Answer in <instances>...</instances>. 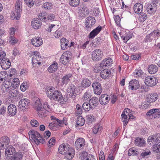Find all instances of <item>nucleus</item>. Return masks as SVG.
I'll return each instance as SVG.
<instances>
[{"label": "nucleus", "instance_id": "22", "mask_svg": "<svg viewBox=\"0 0 160 160\" xmlns=\"http://www.w3.org/2000/svg\"><path fill=\"white\" fill-rule=\"evenodd\" d=\"M111 74V72L108 70L105 69L100 72V75L101 77L104 79H107Z\"/></svg>", "mask_w": 160, "mask_h": 160}, {"label": "nucleus", "instance_id": "31", "mask_svg": "<svg viewBox=\"0 0 160 160\" xmlns=\"http://www.w3.org/2000/svg\"><path fill=\"white\" fill-rule=\"evenodd\" d=\"M158 95L156 93H151L148 97L149 102H155L158 98Z\"/></svg>", "mask_w": 160, "mask_h": 160}, {"label": "nucleus", "instance_id": "23", "mask_svg": "<svg viewBox=\"0 0 160 160\" xmlns=\"http://www.w3.org/2000/svg\"><path fill=\"white\" fill-rule=\"evenodd\" d=\"M142 5L140 3H136L133 7V10L135 12L137 13H139L142 11Z\"/></svg>", "mask_w": 160, "mask_h": 160}, {"label": "nucleus", "instance_id": "6", "mask_svg": "<svg viewBox=\"0 0 160 160\" xmlns=\"http://www.w3.org/2000/svg\"><path fill=\"white\" fill-rule=\"evenodd\" d=\"M85 146V141L83 138H79L75 141V146L78 150H81L84 148Z\"/></svg>", "mask_w": 160, "mask_h": 160}, {"label": "nucleus", "instance_id": "17", "mask_svg": "<svg viewBox=\"0 0 160 160\" xmlns=\"http://www.w3.org/2000/svg\"><path fill=\"white\" fill-rule=\"evenodd\" d=\"M112 59L110 58H105L100 63V67L105 68L104 67L110 66L112 64Z\"/></svg>", "mask_w": 160, "mask_h": 160}, {"label": "nucleus", "instance_id": "27", "mask_svg": "<svg viewBox=\"0 0 160 160\" xmlns=\"http://www.w3.org/2000/svg\"><path fill=\"white\" fill-rule=\"evenodd\" d=\"M69 149L64 155L68 160H71L73 157L74 150L72 147Z\"/></svg>", "mask_w": 160, "mask_h": 160}, {"label": "nucleus", "instance_id": "43", "mask_svg": "<svg viewBox=\"0 0 160 160\" xmlns=\"http://www.w3.org/2000/svg\"><path fill=\"white\" fill-rule=\"evenodd\" d=\"M19 83V81L18 78H14L13 79V81L12 83L11 86L14 88H16L18 86V84Z\"/></svg>", "mask_w": 160, "mask_h": 160}, {"label": "nucleus", "instance_id": "54", "mask_svg": "<svg viewBox=\"0 0 160 160\" xmlns=\"http://www.w3.org/2000/svg\"><path fill=\"white\" fill-rule=\"evenodd\" d=\"M43 7L46 9L50 10L52 8L51 3L49 2L44 3L43 4Z\"/></svg>", "mask_w": 160, "mask_h": 160}, {"label": "nucleus", "instance_id": "62", "mask_svg": "<svg viewBox=\"0 0 160 160\" xmlns=\"http://www.w3.org/2000/svg\"><path fill=\"white\" fill-rule=\"evenodd\" d=\"M156 139L155 140V142L156 143L160 142V133L155 134Z\"/></svg>", "mask_w": 160, "mask_h": 160}, {"label": "nucleus", "instance_id": "30", "mask_svg": "<svg viewBox=\"0 0 160 160\" xmlns=\"http://www.w3.org/2000/svg\"><path fill=\"white\" fill-rule=\"evenodd\" d=\"M21 13L22 10H15V13H13L11 17L12 18L13 17L14 19L18 20L21 17Z\"/></svg>", "mask_w": 160, "mask_h": 160}, {"label": "nucleus", "instance_id": "21", "mask_svg": "<svg viewBox=\"0 0 160 160\" xmlns=\"http://www.w3.org/2000/svg\"><path fill=\"white\" fill-rule=\"evenodd\" d=\"M58 67V64L54 61L48 68V70L49 72L53 73L55 72L57 70Z\"/></svg>", "mask_w": 160, "mask_h": 160}, {"label": "nucleus", "instance_id": "13", "mask_svg": "<svg viewBox=\"0 0 160 160\" xmlns=\"http://www.w3.org/2000/svg\"><path fill=\"white\" fill-rule=\"evenodd\" d=\"M41 19L38 18H35L32 19L31 22V24L32 27L35 29L39 28L42 25V22Z\"/></svg>", "mask_w": 160, "mask_h": 160}, {"label": "nucleus", "instance_id": "49", "mask_svg": "<svg viewBox=\"0 0 160 160\" xmlns=\"http://www.w3.org/2000/svg\"><path fill=\"white\" fill-rule=\"evenodd\" d=\"M90 91L88 90L86 92L83 96V99H84L85 100H87L91 98V93Z\"/></svg>", "mask_w": 160, "mask_h": 160}, {"label": "nucleus", "instance_id": "58", "mask_svg": "<svg viewBox=\"0 0 160 160\" xmlns=\"http://www.w3.org/2000/svg\"><path fill=\"white\" fill-rule=\"evenodd\" d=\"M31 124L32 127H37L39 125L38 122L35 120H32L30 122Z\"/></svg>", "mask_w": 160, "mask_h": 160}, {"label": "nucleus", "instance_id": "46", "mask_svg": "<svg viewBox=\"0 0 160 160\" xmlns=\"http://www.w3.org/2000/svg\"><path fill=\"white\" fill-rule=\"evenodd\" d=\"M15 151V150L13 148H8L5 150V154L7 156L8 155L11 156L12 155H13V154L14 153Z\"/></svg>", "mask_w": 160, "mask_h": 160}, {"label": "nucleus", "instance_id": "11", "mask_svg": "<svg viewBox=\"0 0 160 160\" xmlns=\"http://www.w3.org/2000/svg\"><path fill=\"white\" fill-rule=\"evenodd\" d=\"M140 87L139 82L136 80H133L130 81L129 83L128 88L132 90H136Z\"/></svg>", "mask_w": 160, "mask_h": 160}, {"label": "nucleus", "instance_id": "24", "mask_svg": "<svg viewBox=\"0 0 160 160\" xmlns=\"http://www.w3.org/2000/svg\"><path fill=\"white\" fill-rule=\"evenodd\" d=\"M64 54H62L60 58V61L62 64L66 65L69 62L71 58L65 56Z\"/></svg>", "mask_w": 160, "mask_h": 160}, {"label": "nucleus", "instance_id": "26", "mask_svg": "<svg viewBox=\"0 0 160 160\" xmlns=\"http://www.w3.org/2000/svg\"><path fill=\"white\" fill-rule=\"evenodd\" d=\"M21 153V152L16 153L8 157L11 160H21L22 156Z\"/></svg>", "mask_w": 160, "mask_h": 160}, {"label": "nucleus", "instance_id": "41", "mask_svg": "<svg viewBox=\"0 0 160 160\" xmlns=\"http://www.w3.org/2000/svg\"><path fill=\"white\" fill-rule=\"evenodd\" d=\"M152 149L153 151L156 153L160 152V143H155V144L153 146Z\"/></svg>", "mask_w": 160, "mask_h": 160}, {"label": "nucleus", "instance_id": "47", "mask_svg": "<svg viewBox=\"0 0 160 160\" xmlns=\"http://www.w3.org/2000/svg\"><path fill=\"white\" fill-rule=\"evenodd\" d=\"M157 112H159V109L158 108H153L150 109L147 112L146 115L147 116H150Z\"/></svg>", "mask_w": 160, "mask_h": 160}, {"label": "nucleus", "instance_id": "55", "mask_svg": "<svg viewBox=\"0 0 160 160\" xmlns=\"http://www.w3.org/2000/svg\"><path fill=\"white\" fill-rule=\"evenodd\" d=\"M142 73V71L141 70H136L133 73L135 77H137L141 76Z\"/></svg>", "mask_w": 160, "mask_h": 160}, {"label": "nucleus", "instance_id": "53", "mask_svg": "<svg viewBox=\"0 0 160 160\" xmlns=\"http://www.w3.org/2000/svg\"><path fill=\"white\" fill-rule=\"evenodd\" d=\"M55 138L54 137L51 138L48 143V146L49 147H51L52 145L55 144Z\"/></svg>", "mask_w": 160, "mask_h": 160}, {"label": "nucleus", "instance_id": "51", "mask_svg": "<svg viewBox=\"0 0 160 160\" xmlns=\"http://www.w3.org/2000/svg\"><path fill=\"white\" fill-rule=\"evenodd\" d=\"M77 94L76 93H70L68 94L67 96L68 98H69L70 100H72L73 101L75 100L76 97L77 95Z\"/></svg>", "mask_w": 160, "mask_h": 160}, {"label": "nucleus", "instance_id": "37", "mask_svg": "<svg viewBox=\"0 0 160 160\" xmlns=\"http://www.w3.org/2000/svg\"><path fill=\"white\" fill-rule=\"evenodd\" d=\"M82 108L85 112H88L91 109H93L91 107L90 103L87 102H85L82 105Z\"/></svg>", "mask_w": 160, "mask_h": 160}, {"label": "nucleus", "instance_id": "15", "mask_svg": "<svg viewBox=\"0 0 160 160\" xmlns=\"http://www.w3.org/2000/svg\"><path fill=\"white\" fill-rule=\"evenodd\" d=\"M32 44L35 47H38L42 43V39L39 37H35L31 40Z\"/></svg>", "mask_w": 160, "mask_h": 160}, {"label": "nucleus", "instance_id": "59", "mask_svg": "<svg viewBox=\"0 0 160 160\" xmlns=\"http://www.w3.org/2000/svg\"><path fill=\"white\" fill-rule=\"evenodd\" d=\"M21 2L20 0H17L16 3V6L15 7V10H22L20 8V6L21 4Z\"/></svg>", "mask_w": 160, "mask_h": 160}, {"label": "nucleus", "instance_id": "8", "mask_svg": "<svg viewBox=\"0 0 160 160\" xmlns=\"http://www.w3.org/2000/svg\"><path fill=\"white\" fill-rule=\"evenodd\" d=\"M71 147L68 144L63 143L58 148L59 152L62 154H65Z\"/></svg>", "mask_w": 160, "mask_h": 160}, {"label": "nucleus", "instance_id": "9", "mask_svg": "<svg viewBox=\"0 0 160 160\" xmlns=\"http://www.w3.org/2000/svg\"><path fill=\"white\" fill-rule=\"evenodd\" d=\"M86 19L85 24L87 28H91L95 24L96 20L94 17L92 16L88 17Z\"/></svg>", "mask_w": 160, "mask_h": 160}, {"label": "nucleus", "instance_id": "50", "mask_svg": "<svg viewBox=\"0 0 160 160\" xmlns=\"http://www.w3.org/2000/svg\"><path fill=\"white\" fill-rule=\"evenodd\" d=\"M152 36H153V33L152 32L147 35L144 40V41L146 42H150L153 39V38H151Z\"/></svg>", "mask_w": 160, "mask_h": 160}, {"label": "nucleus", "instance_id": "34", "mask_svg": "<svg viewBox=\"0 0 160 160\" xmlns=\"http://www.w3.org/2000/svg\"><path fill=\"white\" fill-rule=\"evenodd\" d=\"M76 123L78 126H82L85 124V120L82 116H79L77 118Z\"/></svg>", "mask_w": 160, "mask_h": 160}, {"label": "nucleus", "instance_id": "19", "mask_svg": "<svg viewBox=\"0 0 160 160\" xmlns=\"http://www.w3.org/2000/svg\"><path fill=\"white\" fill-rule=\"evenodd\" d=\"M9 142V138L7 136H5L2 138L0 142V149H3L5 148L4 146H6Z\"/></svg>", "mask_w": 160, "mask_h": 160}, {"label": "nucleus", "instance_id": "14", "mask_svg": "<svg viewBox=\"0 0 160 160\" xmlns=\"http://www.w3.org/2000/svg\"><path fill=\"white\" fill-rule=\"evenodd\" d=\"M8 114L11 116L15 115L17 112V109L15 105L13 104H10L8 107Z\"/></svg>", "mask_w": 160, "mask_h": 160}, {"label": "nucleus", "instance_id": "39", "mask_svg": "<svg viewBox=\"0 0 160 160\" xmlns=\"http://www.w3.org/2000/svg\"><path fill=\"white\" fill-rule=\"evenodd\" d=\"M89 154L86 151H83L79 154V159L81 160H85Z\"/></svg>", "mask_w": 160, "mask_h": 160}, {"label": "nucleus", "instance_id": "2", "mask_svg": "<svg viewBox=\"0 0 160 160\" xmlns=\"http://www.w3.org/2000/svg\"><path fill=\"white\" fill-rule=\"evenodd\" d=\"M28 134L30 139L37 145L40 143L44 144L45 142V140L37 131L31 130L29 131Z\"/></svg>", "mask_w": 160, "mask_h": 160}, {"label": "nucleus", "instance_id": "64", "mask_svg": "<svg viewBox=\"0 0 160 160\" xmlns=\"http://www.w3.org/2000/svg\"><path fill=\"white\" fill-rule=\"evenodd\" d=\"M85 160H96L95 157L93 155L89 154L88 156Z\"/></svg>", "mask_w": 160, "mask_h": 160}, {"label": "nucleus", "instance_id": "12", "mask_svg": "<svg viewBox=\"0 0 160 160\" xmlns=\"http://www.w3.org/2000/svg\"><path fill=\"white\" fill-rule=\"evenodd\" d=\"M110 99L109 95L102 94L99 99V102L101 104L104 105L107 104Z\"/></svg>", "mask_w": 160, "mask_h": 160}, {"label": "nucleus", "instance_id": "44", "mask_svg": "<svg viewBox=\"0 0 160 160\" xmlns=\"http://www.w3.org/2000/svg\"><path fill=\"white\" fill-rule=\"evenodd\" d=\"M151 6L148 5V4L147 6V10L148 12L151 14L154 13L156 11V10L154 8H151Z\"/></svg>", "mask_w": 160, "mask_h": 160}, {"label": "nucleus", "instance_id": "45", "mask_svg": "<svg viewBox=\"0 0 160 160\" xmlns=\"http://www.w3.org/2000/svg\"><path fill=\"white\" fill-rule=\"evenodd\" d=\"M76 89V87L73 84H71L69 86L67 90L70 93H75V92Z\"/></svg>", "mask_w": 160, "mask_h": 160}, {"label": "nucleus", "instance_id": "28", "mask_svg": "<svg viewBox=\"0 0 160 160\" xmlns=\"http://www.w3.org/2000/svg\"><path fill=\"white\" fill-rule=\"evenodd\" d=\"M135 144L138 146H144L145 144V141L142 138L138 137L135 140Z\"/></svg>", "mask_w": 160, "mask_h": 160}, {"label": "nucleus", "instance_id": "57", "mask_svg": "<svg viewBox=\"0 0 160 160\" xmlns=\"http://www.w3.org/2000/svg\"><path fill=\"white\" fill-rule=\"evenodd\" d=\"M51 134V132L49 130L46 131L43 134L44 137L43 138L45 139H47L50 136Z\"/></svg>", "mask_w": 160, "mask_h": 160}, {"label": "nucleus", "instance_id": "18", "mask_svg": "<svg viewBox=\"0 0 160 160\" xmlns=\"http://www.w3.org/2000/svg\"><path fill=\"white\" fill-rule=\"evenodd\" d=\"M61 47L63 50H65L69 47L68 40L65 38H62L61 39Z\"/></svg>", "mask_w": 160, "mask_h": 160}, {"label": "nucleus", "instance_id": "20", "mask_svg": "<svg viewBox=\"0 0 160 160\" xmlns=\"http://www.w3.org/2000/svg\"><path fill=\"white\" fill-rule=\"evenodd\" d=\"M98 98L96 97H93L89 100V103L93 109L98 106Z\"/></svg>", "mask_w": 160, "mask_h": 160}, {"label": "nucleus", "instance_id": "1", "mask_svg": "<svg viewBox=\"0 0 160 160\" xmlns=\"http://www.w3.org/2000/svg\"><path fill=\"white\" fill-rule=\"evenodd\" d=\"M47 94L50 99L57 101L62 104L67 102V100L63 97L61 92L56 90L54 88L48 87L47 92Z\"/></svg>", "mask_w": 160, "mask_h": 160}, {"label": "nucleus", "instance_id": "48", "mask_svg": "<svg viewBox=\"0 0 160 160\" xmlns=\"http://www.w3.org/2000/svg\"><path fill=\"white\" fill-rule=\"evenodd\" d=\"M62 35V31L60 29H59L56 30L54 33V36L56 38H57L61 37Z\"/></svg>", "mask_w": 160, "mask_h": 160}, {"label": "nucleus", "instance_id": "36", "mask_svg": "<svg viewBox=\"0 0 160 160\" xmlns=\"http://www.w3.org/2000/svg\"><path fill=\"white\" fill-rule=\"evenodd\" d=\"M29 86V83L27 81L24 82L20 86V89L22 92L25 91Z\"/></svg>", "mask_w": 160, "mask_h": 160}, {"label": "nucleus", "instance_id": "32", "mask_svg": "<svg viewBox=\"0 0 160 160\" xmlns=\"http://www.w3.org/2000/svg\"><path fill=\"white\" fill-rule=\"evenodd\" d=\"M127 115L124 112H122L121 115V120L123 122V126L125 127L128 123L129 120V118H128Z\"/></svg>", "mask_w": 160, "mask_h": 160}, {"label": "nucleus", "instance_id": "38", "mask_svg": "<svg viewBox=\"0 0 160 160\" xmlns=\"http://www.w3.org/2000/svg\"><path fill=\"white\" fill-rule=\"evenodd\" d=\"M99 124H97L94 126L92 128V131L93 133L96 134L98 132L100 131L102 129V126H100Z\"/></svg>", "mask_w": 160, "mask_h": 160}, {"label": "nucleus", "instance_id": "40", "mask_svg": "<svg viewBox=\"0 0 160 160\" xmlns=\"http://www.w3.org/2000/svg\"><path fill=\"white\" fill-rule=\"evenodd\" d=\"M76 113L78 115H81L82 112V106L79 104H77L76 106Z\"/></svg>", "mask_w": 160, "mask_h": 160}, {"label": "nucleus", "instance_id": "56", "mask_svg": "<svg viewBox=\"0 0 160 160\" xmlns=\"http://www.w3.org/2000/svg\"><path fill=\"white\" fill-rule=\"evenodd\" d=\"M116 24L118 26L120 25L121 19L120 17L118 15L116 16L114 18Z\"/></svg>", "mask_w": 160, "mask_h": 160}, {"label": "nucleus", "instance_id": "42", "mask_svg": "<svg viewBox=\"0 0 160 160\" xmlns=\"http://www.w3.org/2000/svg\"><path fill=\"white\" fill-rule=\"evenodd\" d=\"M69 2L71 6L76 7L80 3V0H70Z\"/></svg>", "mask_w": 160, "mask_h": 160}, {"label": "nucleus", "instance_id": "3", "mask_svg": "<svg viewBox=\"0 0 160 160\" xmlns=\"http://www.w3.org/2000/svg\"><path fill=\"white\" fill-rule=\"evenodd\" d=\"M30 100L27 98L21 99L19 102L18 107L21 110H26L29 107L30 105Z\"/></svg>", "mask_w": 160, "mask_h": 160}, {"label": "nucleus", "instance_id": "63", "mask_svg": "<svg viewBox=\"0 0 160 160\" xmlns=\"http://www.w3.org/2000/svg\"><path fill=\"white\" fill-rule=\"evenodd\" d=\"M9 42L11 43H16L17 42V40H16L15 39L14 37L13 36H11L9 37Z\"/></svg>", "mask_w": 160, "mask_h": 160}, {"label": "nucleus", "instance_id": "25", "mask_svg": "<svg viewBox=\"0 0 160 160\" xmlns=\"http://www.w3.org/2000/svg\"><path fill=\"white\" fill-rule=\"evenodd\" d=\"M72 74L71 73H69L63 76L62 79V83L63 85H66L68 82L70 80V78L72 77Z\"/></svg>", "mask_w": 160, "mask_h": 160}, {"label": "nucleus", "instance_id": "52", "mask_svg": "<svg viewBox=\"0 0 160 160\" xmlns=\"http://www.w3.org/2000/svg\"><path fill=\"white\" fill-rule=\"evenodd\" d=\"M86 118L88 122H92L95 120L94 117L91 114L87 115Z\"/></svg>", "mask_w": 160, "mask_h": 160}, {"label": "nucleus", "instance_id": "4", "mask_svg": "<svg viewBox=\"0 0 160 160\" xmlns=\"http://www.w3.org/2000/svg\"><path fill=\"white\" fill-rule=\"evenodd\" d=\"M157 82V79L155 77L151 76L146 77L144 81L145 84L149 87H152L155 86Z\"/></svg>", "mask_w": 160, "mask_h": 160}, {"label": "nucleus", "instance_id": "35", "mask_svg": "<svg viewBox=\"0 0 160 160\" xmlns=\"http://www.w3.org/2000/svg\"><path fill=\"white\" fill-rule=\"evenodd\" d=\"M91 83L90 81L88 78H83L81 86L83 88H87L89 86Z\"/></svg>", "mask_w": 160, "mask_h": 160}, {"label": "nucleus", "instance_id": "29", "mask_svg": "<svg viewBox=\"0 0 160 160\" xmlns=\"http://www.w3.org/2000/svg\"><path fill=\"white\" fill-rule=\"evenodd\" d=\"M158 70V67L155 65H151L148 68V71L150 74H153L156 73Z\"/></svg>", "mask_w": 160, "mask_h": 160}, {"label": "nucleus", "instance_id": "60", "mask_svg": "<svg viewBox=\"0 0 160 160\" xmlns=\"http://www.w3.org/2000/svg\"><path fill=\"white\" fill-rule=\"evenodd\" d=\"M140 58V56L138 54H136L135 55H132L130 57V58L132 60H137Z\"/></svg>", "mask_w": 160, "mask_h": 160}, {"label": "nucleus", "instance_id": "5", "mask_svg": "<svg viewBox=\"0 0 160 160\" xmlns=\"http://www.w3.org/2000/svg\"><path fill=\"white\" fill-rule=\"evenodd\" d=\"M102 55V53L100 50L96 49L92 52V58L95 61H98L101 59Z\"/></svg>", "mask_w": 160, "mask_h": 160}, {"label": "nucleus", "instance_id": "7", "mask_svg": "<svg viewBox=\"0 0 160 160\" xmlns=\"http://www.w3.org/2000/svg\"><path fill=\"white\" fill-rule=\"evenodd\" d=\"M94 93L100 95L102 92V88L101 84L98 82H94L92 85Z\"/></svg>", "mask_w": 160, "mask_h": 160}, {"label": "nucleus", "instance_id": "16", "mask_svg": "<svg viewBox=\"0 0 160 160\" xmlns=\"http://www.w3.org/2000/svg\"><path fill=\"white\" fill-rule=\"evenodd\" d=\"M1 67L3 69H7L9 68L11 66V62L10 60L6 58L4 60H2L0 62Z\"/></svg>", "mask_w": 160, "mask_h": 160}, {"label": "nucleus", "instance_id": "33", "mask_svg": "<svg viewBox=\"0 0 160 160\" xmlns=\"http://www.w3.org/2000/svg\"><path fill=\"white\" fill-rule=\"evenodd\" d=\"M8 75L4 71L0 72V82L8 80Z\"/></svg>", "mask_w": 160, "mask_h": 160}, {"label": "nucleus", "instance_id": "61", "mask_svg": "<svg viewBox=\"0 0 160 160\" xmlns=\"http://www.w3.org/2000/svg\"><path fill=\"white\" fill-rule=\"evenodd\" d=\"M135 150L133 148H132L129 149L128 151V154L129 156L131 155H134Z\"/></svg>", "mask_w": 160, "mask_h": 160}, {"label": "nucleus", "instance_id": "10", "mask_svg": "<svg viewBox=\"0 0 160 160\" xmlns=\"http://www.w3.org/2000/svg\"><path fill=\"white\" fill-rule=\"evenodd\" d=\"M102 27L99 26L92 31L89 34L88 37L89 39H92L101 31Z\"/></svg>", "mask_w": 160, "mask_h": 160}]
</instances>
